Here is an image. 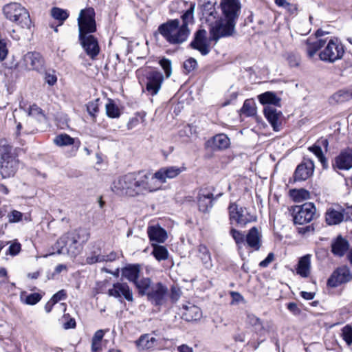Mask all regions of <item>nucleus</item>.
Segmentation results:
<instances>
[{
  "label": "nucleus",
  "mask_w": 352,
  "mask_h": 352,
  "mask_svg": "<svg viewBox=\"0 0 352 352\" xmlns=\"http://www.w3.org/2000/svg\"><path fill=\"white\" fill-rule=\"evenodd\" d=\"M155 186L149 182L148 172H131L116 177L111 190L117 195L135 197L146 192H153Z\"/></svg>",
  "instance_id": "1"
},
{
  "label": "nucleus",
  "mask_w": 352,
  "mask_h": 352,
  "mask_svg": "<svg viewBox=\"0 0 352 352\" xmlns=\"http://www.w3.org/2000/svg\"><path fill=\"white\" fill-rule=\"evenodd\" d=\"M322 32L318 30L315 36H309L305 41V49L309 57L312 58L321 50L319 58L321 60L328 63H334L341 59L344 54V47L337 38L322 39Z\"/></svg>",
  "instance_id": "2"
},
{
  "label": "nucleus",
  "mask_w": 352,
  "mask_h": 352,
  "mask_svg": "<svg viewBox=\"0 0 352 352\" xmlns=\"http://www.w3.org/2000/svg\"><path fill=\"white\" fill-rule=\"evenodd\" d=\"M90 234L85 229H78L67 232L61 236L54 244L58 254H63L67 252L72 256L78 254L82 248V245L89 239Z\"/></svg>",
  "instance_id": "3"
},
{
  "label": "nucleus",
  "mask_w": 352,
  "mask_h": 352,
  "mask_svg": "<svg viewBox=\"0 0 352 352\" xmlns=\"http://www.w3.org/2000/svg\"><path fill=\"white\" fill-rule=\"evenodd\" d=\"M159 33L170 43L180 44L186 41L190 30L186 25H181L178 19H173L160 25Z\"/></svg>",
  "instance_id": "4"
},
{
  "label": "nucleus",
  "mask_w": 352,
  "mask_h": 352,
  "mask_svg": "<svg viewBox=\"0 0 352 352\" xmlns=\"http://www.w3.org/2000/svg\"><path fill=\"white\" fill-rule=\"evenodd\" d=\"M0 173L3 178H9L16 173L19 161L12 151V147L6 139L0 140Z\"/></svg>",
  "instance_id": "5"
},
{
  "label": "nucleus",
  "mask_w": 352,
  "mask_h": 352,
  "mask_svg": "<svg viewBox=\"0 0 352 352\" xmlns=\"http://www.w3.org/2000/svg\"><path fill=\"white\" fill-rule=\"evenodd\" d=\"M3 11L8 20L14 22L22 28L30 29L32 21L27 9L20 3L13 2L6 5Z\"/></svg>",
  "instance_id": "6"
},
{
  "label": "nucleus",
  "mask_w": 352,
  "mask_h": 352,
  "mask_svg": "<svg viewBox=\"0 0 352 352\" xmlns=\"http://www.w3.org/2000/svg\"><path fill=\"white\" fill-rule=\"evenodd\" d=\"M210 39L217 42L220 38L232 36L235 30L236 23L226 19L224 17L217 16L211 22H208Z\"/></svg>",
  "instance_id": "7"
},
{
  "label": "nucleus",
  "mask_w": 352,
  "mask_h": 352,
  "mask_svg": "<svg viewBox=\"0 0 352 352\" xmlns=\"http://www.w3.org/2000/svg\"><path fill=\"white\" fill-rule=\"evenodd\" d=\"M184 166H168L160 168L154 174L148 172L149 182L152 181L155 186L153 192L160 189L162 184L167 182L168 179H172L177 177L182 173L186 170Z\"/></svg>",
  "instance_id": "8"
},
{
  "label": "nucleus",
  "mask_w": 352,
  "mask_h": 352,
  "mask_svg": "<svg viewBox=\"0 0 352 352\" xmlns=\"http://www.w3.org/2000/svg\"><path fill=\"white\" fill-rule=\"evenodd\" d=\"M79 36L87 35L96 31L95 12L92 8L82 10L78 18Z\"/></svg>",
  "instance_id": "9"
},
{
  "label": "nucleus",
  "mask_w": 352,
  "mask_h": 352,
  "mask_svg": "<svg viewBox=\"0 0 352 352\" xmlns=\"http://www.w3.org/2000/svg\"><path fill=\"white\" fill-rule=\"evenodd\" d=\"M18 64L25 71L41 72L44 69L45 60L39 52H28L22 56Z\"/></svg>",
  "instance_id": "10"
},
{
  "label": "nucleus",
  "mask_w": 352,
  "mask_h": 352,
  "mask_svg": "<svg viewBox=\"0 0 352 352\" xmlns=\"http://www.w3.org/2000/svg\"><path fill=\"white\" fill-rule=\"evenodd\" d=\"M316 209L314 204L305 203L293 208V219L295 224L303 225L311 222L316 215Z\"/></svg>",
  "instance_id": "11"
},
{
  "label": "nucleus",
  "mask_w": 352,
  "mask_h": 352,
  "mask_svg": "<svg viewBox=\"0 0 352 352\" xmlns=\"http://www.w3.org/2000/svg\"><path fill=\"white\" fill-rule=\"evenodd\" d=\"M222 17L236 23L241 12L239 0H221L220 3Z\"/></svg>",
  "instance_id": "12"
},
{
  "label": "nucleus",
  "mask_w": 352,
  "mask_h": 352,
  "mask_svg": "<svg viewBox=\"0 0 352 352\" xmlns=\"http://www.w3.org/2000/svg\"><path fill=\"white\" fill-rule=\"evenodd\" d=\"M230 219L239 225H245L254 220V217L242 207H239L235 204H231L229 206Z\"/></svg>",
  "instance_id": "13"
},
{
  "label": "nucleus",
  "mask_w": 352,
  "mask_h": 352,
  "mask_svg": "<svg viewBox=\"0 0 352 352\" xmlns=\"http://www.w3.org/2000/svg\"><path fill=\"white\" fill-rule=\"evenodd\" d=\"M314 164L311 160H304L296 168L293 181L301 182L309 179L314 173Z\"/></svg>",
  "instance_id": "14"
},
{
  "label": "nucleus",
  "mask_w": 352,
  "mask_h": 352,
  "mask_svg": "<svg viewBox=\"0 0 352 352\" xmlns=\"http://www.w3.org/2000/svg\"><path fill=\"white\" fill-rule=\"evenodd\" d=\"M352 279V275L348 267L342 266L335 270L327 281L329 286L335 287Z\"/></svg>",
  "instance_id": "15"
},
{
  "label": "nucleus",
  "mask_w": 352,
  "mask_h": 352,
  "mask_svg": "<svg viewBox=\"0 0 352 352\" xmlns=\"http://www.w3.org/2000/svg\"><path fill=\"white\" fill-rule=\"evenodd\" d=\"M168 289L161 283L152 285L151 291L148 293V299L155 305H160L165 302Z\"/></svg>",
  "instance_id": "16"
},
{
  "label": "nucleus",
  "mask_w": 352,
  "mask_h": 352,
  "mask_svg": "<svg viewBox=\"0 0 352 352\" xmlns=\"http://www.w3.org/2000/svg\"><path fill=\"white\" fill-rule=\"evenodd\" d=\"M82 47L87 54L94 59L100 52L98 40L93 35L79 36Z\"/></svg>",
  "instance_id": "17"
},
{
  "label": "nucleus",
  "mask_w": 352,
  "mask_h": 352,
  "mask_svg": "<svg viewBox=\"0 0 352 352\" xmlns=\"http://www.w3.org/2000/svg\"><path fill=\"white\" fill-rule=\"evenodd\" d=\"M164 81L163 74L157 71H153L148 74L146 82V91L152 96L156 95L161 89Z\"/></svg>",
  "instance_id": "18"
},
{
  "label": "nucleus",
  "mask_w": 352,
  "mask_h": 352,
  "mask_svg": "<svg viewBox=\"0 0 352 352\" xmlns=\"http://www.w3.org/2000/svg\"><path fill=\"white\" fill-rule=\"evenodd\" d=\"M332 166L334 169L349 170L352 168V148L346 149L335 157Z\"/></svg>",
  "instance_id": "19"
},
{
  "label": "nucleus",
  "mask_w": 352,
  "mask_h": 352,
  "mask_svg": "<svg viewBox=\"0 0 352 352\" xmlns=\"http://www.w3.org/2000/svg\"><path fill=\"white\" fill-rule=\"evenodd\" d=\"M109 296L114 298L124 297L128 301H133V292L129 285L124 283L113 284V287L108 291Z\"/></svg>",
  "instance_id": "20"
},
{
  "label": "nucleus",
  "mask_w": 352,
  "mask_h": 352,
  "mask_svg": "<svg viewBox=\"0 0 352 352\" xmlns=\"http://www.w3.org/2000/svg\"><path fill=\"white\" fill-rule=\"evenodd\" d=\"M207 32L205 30H200L197 32L191 46L201 52L202 55H206L210 52L209 42L206 38Z\"/></svg>",
  "instance_id": "21"
},
{
  "label": "nucleus",
  "mask_w": 352,
  "mask_h": 352,
  "mask_svg": "<svg viewBox=\"0 0 352 352\" xmlns=\"http://www.w3.org/2000/svg\"><path fill=\"white\" fill-rule=\"evenodd\" d=\"M147 234L152 243H162L167 239L166 231L159 225L148 226Z\"/></svg>",
  "instance_id": "22"
},
{
  "label": "nucleus",
  "mask_w": 352,
  "mask_h": 352,
  "mask_svg": "<svg viewBox=\"0 0 352 352\" xmlns=\"http://www.w3.org/2000/svg\"><path fill=\"white\" fill-rule=\"evenodd\" d=\"M245 241L253 250H258L261 245V234L256 227L252 228L245 236Z\"/></svg>",
  "instance_id": "23"
},
{
  "label": "nucleus",
  "mask_w": 352,
  "mask_h": 352,
  "mask_svg": "<svg viewBox=\"0 0 352 352\" xmlns=\"http://www.w3.org/2000/svg\"><path fill=\"white\" fill-rule=\"evenodd\" d=\"M349 248L348 241L341 236H338L331 243L332 252L338 256H342Z\"/></svg>",
  "instance_id": "24"
},
{
  "label": "nucleus",
  "mask_w": 352,
  "mask_h": 352,
  "mask_svg": "<svg viewBox=\"0 0 352 352\" xmlns=\"http://www.w3.org/2000/svg\"><path fill=\"white\" fill-rule=\"evenodd\" d=\"M214 4L215 2H212L210 0H202L201 10L206 23L211 22L217 17V12L215 10Z\"/></svg>",
  "instance_id": "25"
},
{
  "label": "nucleus",
  "mask_w": 352,
  "mask_h": 352,
  "mask_svg": "<svg viewBox=\"0 0 352 352\" xmlns=\"http://www.w3.org/2000/svg\"><path fill=\"white\" fill-rule=\"evenodd\" d=\"M296 274L302 278H307L311 272V256L307 254L301 257L296 268Z\"/></svg>",
  "instance_id": "26"
},
{
  "label": "nucleus",
  "mask_w": 352,
  "mask_h": 352,
  "mask_svg": "<svg viewBox=\"0 0 352 352\" xmlns=\"http://www.w3.org/2000/svg\"><path fill=\"white\" fill-rule=\"evenodd\" d=\"M248 322L254 327L256 331L260 336H265L270 333V324L269 323L263 324L255 315L248 314Z\"/></svg>",
  "instance_id": "27"
},
{
  "label": "nucleus",
  "mask_w": 352,
  "mask_h": 352,
  "mask_svg": "<svg viewBox=\"0 0 352 352\" xmlns=\"http://www.w3.org/2000/svg\"><path fill=\"white\" fill-rule=\"evenodd\" d=\"M54 143L59 146L63 147L70 145H75L76 151H77L80 146V142L76 141V140L66 133H61L56 135L54 140Z\"/></svg>",
  "instance_id": "28"
},
{
  "label": "nucleus",
  "mask_w": 352,
  "mask_h": 352,
  "mask_svg": "<svg viewBox=\"0 0 352 352\" xmlns=\"http://www.w3.org/2000/svg\"><path fill=\"white\" fill-rule=\"evenodd\" d=\"M184 312L183 317L188 321L197 320L201 318L202 312L199 307L194 305L189 304L184 306Z\"/></svg>",
  "instance_id": "29"
},
{
  "label": "nucleus",
  "mask_w": 352,
  "mask_h": 352,
  "mask_svg": "<svg viewBox=\"0 0 352 352\" xmlns=\"http://www.w3.org/2000/svg\"><path fill=\"white\" fill-rule=\"evenodd\" d=\"M259 102L266 106H280V99L272 91H266L258 96Z\"/></svg>",
  "instance_id": "30"
},
{
  "label": "nucleus",
  "mask_w": 352,
  "mask_h": 352,
  "mask_svg": "<svg viewBox=\"0 0 352 352\" xmlns=\"http://www.w3.org/2000/svg\"><path fill=\"white\" fill-rule=\"evenodd\" d=\"M140 273V266L139 265H128L122 270V276L133 283L139 279Z\"/></svg>",
  "instance_id": "31"
},
{
  "label": "nucleus",
  "mask_w": 352,
  "mask_h": 352,
  "mask_svg": "<svg viewBox=\"0 0 352 352\" xmlns=\"http://www.w3.org/2000/svg\"><path fill=\"white\" fill-rule=\"evenodd\" d=\"M230 139L223 133L216 135L211 140V146L214 149L222 150L227 148L230 145Z\"/></svg>",
  "instance_id": "32"
},
{
  "label": "nucleus",
  "mask_w": 352,
  "mask_h": 352,
  "mask_svg": "<svg viewBox=\"0 0 352 352\" xmlns=\"http://www.w3.org/2000/svg\"><path fill=\"white\" fill-rule=\"evenodd\" d=\"M213 195L210 192H200L198 197V206L201 211L205 212L212 207Z\"/></svg>",
  "instance_id": "33"
},
{
  "label": "nucleus",
  "mask_w": 352,
  "mask_h": 352,
  "mask_svg": "<svg viewBox=\"0 0 352 352\" xmlns=\"http://www.w3.org/2000/svg\"><path fill=\"white\" fill-rule=\"evenodd\" d=\"M264 114L267 120L271 123L274 130L277 131V122L280 116V112L273 106H265L264 108Z\"/></svg>",
  "instance_id": "34"
},
{
  "label": "nucleus",
  "mask_w": 352,
  "mask_h": 352,
  "mask_svg": "<svg viewBox=\"0 0 352 352\" xmlns=\"http://www.w3.org/2000/svg\"><path fill=\"white\" fill-rule=\"evenodd\" d=\"M156 339L154 337H151L148 334L141 336L140 338L135 341V344L138 349L145 350L150 349L155 346Z\"/></svg>",
  "instance_id": "35"
},
{
  "label": "nucleus",
  "mask_w": 352,
  "mask_h": 352,
  "mask_svg": "<svg viewBox=\"0 0 352 352\" xmlns=\"http://www.w3.org/2000/svg\"><path fill=\"white\" fill-rule=\"evenodd\" d=\"M344 219V215L341 211L329 208L326 212V221L329 225H336Z\"/></svg>",
  "instance_id": "36"
},
{
  "label": "nucleus",
  "mask_w": 352,
  "mask_h": 352,
  "mask_svg": "<svg viewBox=\"0 0 352 352\" xmlns=\"http://www.w3.org/2000/svg\"><path fill=\"white\" fill-rule=\"evenodd\" d=\"M198 257L201 260L203 264L206 268L212 266L210 253L208 248L204 245H199L197 248Z\"/></svg>",
  "instance_id": "37"
},
{
  "label": "nucleus",
  "mask_w": 352,
  "mask_h": 352,
  "mask_svg": "<svg viewBox=\"0 0 352 352\" xmlns=\"http://www.w3.org/2000/svg\"><path fill=\"white\" fill-rule=\"evenodd\" d=\"M136 288L140 295L148 296L151 289V280L149 278H142L138 279L135 283Z\"/></svg>",
  "instance_id": "38"
},
{
  "label": "nucleus",
  "mask_w": 352,
  "mask_h": 352,
  "mask_svg": "<svg viewBox=\"0 0 352 352\" xmlns=\"http://www.w3.org/2000/svg\"><path fill=\"white\" fill-rule=\"evenodd\" d=\"M153 248L152 254L158 261H164L168 258V250L162 245H159L155 243H151Z\"/></svg>",
  "instance_id": "39"
},
{
  "label": "nucleus",
  "mask_w": 352,
  "mask_h": 352,
  "mask_svg": "<svg viewBox=\"0 0 352 352\" xmlns=\"http://www.w3.org/2000/svg\"><path fill=\"white\" fill-rule=\"evenodd\" d=\"M289 195L296 202H301L309 198V192L304 188L292 189L289 191Z\"/></svg>",
  "instance_id": "40"
},
{
  "label": "nucleus",
  "mask_w": 352,
  "mask_h": 352,
  "mask_svg": "<svg viewBox=\"0 0 352 352\" xmlns=\"http://www.w3.org/2000/svg\"><path fill=\"white\" fill-rule=\"evenodd\" d=\"M352 98V91L349 90H339L332 95L331 100L335 102H343Z\"/></svg>",
  "instance_id": "41"
},
{
  "label": "nucleus",
  "mask_w": 352,
  "mask_h": 352,
  "mask_svg": "<svg viewBox=\"0 0 352 352\" xmlns=\"http://www.w3.org/2000/svg\"><path fill=\"white\" fill-rule=\"evenodd\" d=\"M241 113L246 116H253L256 114V107L252 99L245 100L241 109Z\"/></svg>",
  "instance_id": "42"
},
{
  "label": "nucleus",
  "mask_w": 352,
  "mask_h": 352,
  "mask_svg": "<svg viewBox=\"0 0 352 352\" xmlns=\"http://www.w3.org/2000/svg\"><path fill=\"white\" fill-rule=\"evenodd\" d=\"M105 109L107 116L111 118H118L120 116V109L111 99L108 100V102L105 105Z\"/></svg>",
  "instance_id": "43"
},
{
  "label": "nucleus",
  "mask_w": 352,
  "mask_h": 352,
  "mask_svg": "<svg viewBox=\"0 0 352 352\" xmlns=\"http://www.w3.org/2000/svg\"><path fill=\"white\" fill-rule=\"evenodd\" d=\"M308 149H309V151H310L311 153H313L317 157V158L320 162V163L322 164V165L324 168L327 167L328 162H327L326 157H324V155L323 154V152L322 151L320 146H319L318 144H314L311 146H309L308 148Z\"/></svg>",
  "instance_id": "44"
},
{
  "label": "nucleus",
  "mask_w": 352,
  "mask_h": 352,
  "mask_svg": "<svg viewBox=\"0 0 352 352\" xmlns=\"http://www.w3.org/2000/svg\"><path fill=\"white\" fill-rule=\"evenodd\" d=\"M51 14L54 19L60 21V25H61L69 16V13L66 10L59 8H52L51 10Z\"/></svg>",
  "instance_id": "45"
},
{
  "label": "nucleus",
  "mask_w": 352,
  "mask_h": 352,
  "mask_svg": "<svg viewBox=\"0 0 352 352\" xmlns=\"http://www.w3.org/2000/svg\"><path fill=\"white\" fill-rule=\"evenodd\" d=\"M100 99L97 98L90 101L87 104V111L91 117L93 121H96L97 113L99 111Z\"/></svg>",
  "instance_id": "46"
},
{
  "label": "nucleus",
  "mask_w": 352,
  "mask_h": 352,
  "mask_svg": "<svg viewBox=\"0 0 352 352\" xmlns=\"http://www.w3.org/2000/svg\"><path fill=\"white\" fill-rule=\"evenodd\" d=\"M195 8V3H191L189 8L186 11V12L182 16V24L186 25L188 27L190 23H192L193 21V13Z\"/></svg>",
  "instance_id": "47"
},
{
  "label": "nucleus",
  "mask_w": 352,
  "mask_h": 352,
  "mask_svg": "<svg viewBox=\"0 0 352 352\" xmlns=\"http://www.w3.org/2000/svg\"><path fill=\"white\" fill-rule=\"evenodd\" d=\"M230 234L232 236L238 248H241L242 244L245 242V236L243 234V233L234 228H232L230 231Z\"/></svg>",
  "instance_id": "48"
},
{
  "label": "nucleus",
  "mask_w": 352,
  "mask_h": 352,
  "mask_svg": "<svg viewBox=\"0 0 352 352\" xmlns=\"http://www.w3.org/2000/svg\"><path fill=\"white\" fill-rule=\"evenodd\" d=\"M8 221L10 223H16L23 220V214L16 210H12L7 214Z\"/></svg>",
  "instance_id": "49"
},
{
  "label": "nucleus",
  "mask_w": 352,
  "mask_h": 352,
  "mask_svg": "<svg viewBox=\"0 0 352 352\" xmlns=\"http://www.w3.org/2000/svg\"><path fill=\"white\" fill-rule=\"evenodd\" d=\"M342 337L347 345L352 344V327L351 326L346 325L342 328Z\"/></svg>",
  "instance_id": "50"
},
{
  "label": "nucleus",
  "mask_w": 352,
  "mask_h": 352,
  "mask_svg": "<svg viewBox=\"0 0 352 352\" xmlns=\"http://www.w3.org/2000/svg\"><path fill=\"white\" fill-rule=\"evenodd\" d=\"M28 114V116L36 119H41L44 116L42 109L36 104L30 106Z\"/></svg>",
  "instance_id": "51"
},
{
  "label": "nucleus",
  "mask_w": 352,
  "mask_h": 352,
  "mask_svg": "<svg viewBox=\"0 0 352 352\" xmlns=\"http://www.w3.org/2000/svg\"><path fill=\"white\" fill-rule=\"evenodd\" d=\"M160 64L161 67L163 68V69L165 72L166 78H169L171 75V62L170 60L167 58H162L160 61Z\"/></svg>",
  "instance_id": "52"
},
{
  "label": "nucleus",
  "mask_w": 352,
  "mask_h": 352,
  "mask_svg": "<svg viewBox=\"0 0 352 352\" xmlns=\"http://www.w3.org/2000/svg\"><path fill=\"white\" fill-rule=\"evenodd\" d=\"M41 299V295L38 293H33L27 296L25 302L28 305H34L39 302Z\"/></svg>",
  "instance_id": "53"
},
{
  "label": "nucleus",
  "mask_w": 352,
  "mask_h": 352,
  "mask_svg": "<svg viewBox=\"0 0 352 352\" xmlns=\"http://www.w3.org/2000/svg\"><path fill=\"white\" fill-rule=\"evenodd\" d=\"M21 249V245L19 243L13 242L10 244V245L9 247L8 252L10 255L15 256L20 252Z\"/></svg>",
  "instance_id": "54"
},
{
  "label": "nucleus",
  "mask_w": 352,
  "mask_h": 352,
  "mask_svg": "<svg viewBox=\"0 0 352 352\" xmlns=\"http://www.w3.org/2000/svg\"><path fill=\"white\" fill-rule=\"evenodd\" d=\"M197 66V61L194 58H189L186 60L184 63V69L188 72H190V71L193 70Z\"/></svg>",
  "instance_id": "55"
},
{
  "label": "nucleus",
  "mask_w": 352,
  "mask_h": 352,
  "mask_svg": "<svg viewBox=\"0 0 352 352\" xmlns=\"http://www.w3.org/2000/svg\"><path fill=\"white\" fill-rule=\"evenodd\" d=\"M8 50L6 43L3 40H0V60H3L8 56Z\"/></svg>",
  "instance_id": "56"
},
{
  "label": "nucleus",
  "mask_w": 352,
  "mask_h": 352,
  "mask_svg": "<svg viewBox=\"0 0 352 352\" xmlns=\"http://www.w3.org/2000/svg\"><path fill=\"white\" fill-rule=\"evenodd\" d=\"M66 298V293L62 289L58 291L57 293L54 294V296L52 297L51 300H53L55 304L58 302L59 300H63Z\"/></svg>",
  "instance_id": "57"
},
{
  "label": "nucleus",
  "mask_w": 352,
  "mask_h": 352,
  "mask_svg": "<svg viewBox=\"0 0 352 352\" xmlns=\"http://www.w3.org/2000/svg\"><path fill=\"white\" fill-rule=\"evenodd\" d=\"M314 227L311 225H308L303 227L298 228V232L301 235H307L314 232Z\"/></svg>",
  "instance_id": "58"
},
{
  "label": "nucleus",
  "mask_w": 352,
  "mask_h": 352,
  "mask_svg": "<svg viewBox=\"0 0 352 352\" xmlns=\"http://www.w3.org/2000/svg\"><path fill=\"white\" fill-rule=\"evenodd\" d=\"M105 259L103 256L95 255V256H88L87 258V263L89 264H94L97 262H102Z\"/></svg>",
  "instance_id": "59"
},
{
  "label": "nucleus",
  "mask_w": 352,
  "mask_h": 352,
  "mask_svg": "<svg viewBox=\"0 0 352 352\" xmlns=\"http://www.w3.org/2000/svg\"><path fill=\"white\" fill-rule=\"evenodd\" d=\"M274 260V254L273 253H270L266 257L265 259H264L263 261H262L260 263H259V265L260 267H266L268 266V265L270 263H271L272 262V261Z\"/></svg>",
  "instance_id": "60"
},
{
  "label": "nucleus",
  "mask_w": 352,
  "mask_h": 352,
  "mask_svg": "<svg viewBox=\"0 0 352 352\" xmlns=\"http://www.w3.org/2000/svg\"><path fill=\"white\" fill-rule=\"evenodd\" d=\"M104 335V332L103 330H98L94 335L92 338V341L100 342H101Z\"/></svg>",
  "instance_id": "61"
},
{
  "label": "nucleus",
  "mask_w": 352,
  "mask_h": 352,
  "mask_svg": "<svg viewBox=\"0 0 352 352\" xmlns=\"http://www.w3.org/2000/svg\"><path fill=\"white\" fill-rule=\"evenodd\" d=\"M56 81H57V78L55 75L47 74L45 76V82L49 85H54L56 82Z\"/></svg>",
  "instance_id": "62"
},
{
  "label": "nucleus",
  "mask_w": 352,
  "mask_h": 352,
  "mask_svg": "<svg viewBox=\"0 0 352 352\" xmlns=\"http://www.w3.org/2000/svg\"><path fill=\"white\" fill-rule=\"evenodd\" d=\"M289 64L291 67H295L298 65L300 62V57L297 55H292L289 57Z\"/></svg>",
  "instance_id": "63"
},
{
  "label": "nucleus",
  "mask_w": 352,
  "mask_h": 352,
  "mask_svg": "<svg viewBox=\"0 0 352 352\" xmlns=\"http://www.w3.org/2000/svg\"><path fill=\"white\" fill-rule=\"evenodd\" d=\"M177 350V352H193L192 349L186 344L179 346Z\"/></svg>",
  "instance_id": "64"
}]
</instances>
